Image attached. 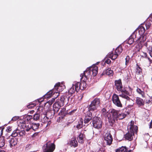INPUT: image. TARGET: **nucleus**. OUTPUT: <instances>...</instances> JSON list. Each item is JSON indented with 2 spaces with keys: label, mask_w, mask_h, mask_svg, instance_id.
I'll return each mask as SVG.
<instances>
[{
  "label": "nucleus",
  "mask_w": 152,
  "mask_h": 152,
  "mask_svg": "<svg viewBox=\"0 0 152 152\" xmlns=\"http://www.w3.org/2000/svg\"><path fill=\"white\" fill-rule=\"evenodd\" d=\"M98 72V67L94 65L88 68L83 73L80 75V76H82V78L84 76L86 78L92 76H95L97 75Z\"/></svg>",
  "instance_id": "1"
},
{
  "label": "nucleus",
  "mask_w": 152,
  "mask_h": 152,
  "mask_svg": "<svg viewBox=\"0 0 152 152\" xmlns=\"http://www.w3.org/2000/svg\"><path fill=\"white\" fill-rule=\"evenodd\" d=\"M65 88V85L63 83H57L54 86V88L50 91L45 95H59L61 94L60 92L62 91Z\"/></svg>",
  "instance_id": "2"
},
{
  "label": "nucleus",
  "mask_w": 152,
  "mask_h": 152,
  "mask_svg": "<svg viewBox=\"0 0 152 152\" xmlns=\"http://www.w3.org/2000/svg\"><path fill=\"white\" fill-rule=\"evenodd\" d=\"M126 114L124 113H120L119 111L114 110L112 111L113 118L110 119L108 117V118L109 122L113 123L115 122V120L123 119L126 116Z\"/></svg>",
  "instance_id": "3"
},
{
  "label": "nucleus",
  "mask_w": 152,
  "mask_h": 152,
  "mask_svg": "<svg viewBox=\"0 0 152 152\" xmlns=\"http://www.w3.org/2000/svg\"><path fill=\"white\" fill-rule=\"evenodd\" d=\"M25 122V121H22L21 122L22 124L21 127L27 132L31 131L32 130L35 131L39 128V123H34L31 125L29 123H26Z\"/></svg>",
  "instance_id": "4"
},
{
  "label": "nucleus",
  "mask_w": 152,
  "mask_h": 152,
  "mask_svg": "<svg viewBox=\"0 0 152 152\" xmlns=\"http://www.w3.org/2000/svg\"><path fill=\"white\" fill-rule=\"evenodd\" d=\"M122 47L119 46L115 49L114 54H113L112 52H110L109 53L107 56L112 59L114 60L122 52Z\"/></svg>",
  "instance_id": "5"
},
{
  "label": "nucleus",
  "mask_w": 152,
  "mask_h": 152,
  "mask_svg": "<svg viewBox=\"0 0 152 152\" xmlns=\"http://www.w3.org/2000/svg\"><path fill=\"white\" fill-rule=\"evenodd\" d=\"M100 103L99 99L98 98L94 99L91 102L88 107L89 111H93L96 110L99 106Z\"/></svg>",
  "instance_id": "6"
},
{
  "label": "nucleus",
  "mask_w": 152,
  "mask_h": 152,
  "mask_svg": "<svg viewBox=\"0 0 152 152\" xmlns=\"http://www.w3.org/2000/svg\"><path fill=\"white\" fill-rule=\"evenodd\" d=\"M46 145L44 149L43 152H53L55 149V145L53 143L48 141L45 145Z\"/></svg>",
  "instance_id": "7"
},
{
  "label": "nucleus",
  "mask_w": 152,
  "mask_h": 152,
  "mask_svg": "<svg viewBox=\"0 0 152 152\" xmlns=\"http://www.w3.org/2000/svg\"><path fill=\"white\" fill-rule=\"evenodd\" d=\"M92 124L94 127L97 129L100 128L102 126L100 118L97 117L93 118L92 120Z\"/></svg>",
  "instance_id": "8"
},
{
  "label": "nucleus",
  "mask_w": 152,
  "mask_h": 152,
  "mask_svg": "<svg viewBox=\"0 0 152 152\" xmlns=\"http://www.w3.org/2000/svg\"><path fill=\"white\" fill-rule=\"evenodd\" d=\"M104 140L107 145H111L113 141V138L109 132L105 134L104 136Z\"/></svg>",
  "instance_id": "9"
},
{
  "label": "nucleus",
  "mask_w": 152,
  "mask_h": 152,
  "mask_svg": "<svg viewBox=\"0 0 152 152\" xmlns=\"http://www.w3.org/2000/svg\"><path fill=\"white\" fill-rule=\"evenodd\" d=\"M67 144L71 147H75L77 146L78 143L76 140V137H73L72 138L68 141Z\"/></svg>",
  "instance_id": "10"
},
{
  "label": "nucleus",
  "mask_w": 152,
  "mask_h": 152,
  "mask_svg": "<svg viewBox=\"0 0 152 152\" xmlns=\"http://www.w3.org/2000/svg\"><path fill=\"white\" fill-rule=\"evenodd\" d=\"M112 100L113 103L118 107H122V105L118 96H113Z\"/></svg>",
  "instance_id": "11"
},
{
  "label": "nucleus",
  "mask_w": 152,
  "mask_h": 152,
  "mask_svg": "<svg viewBox=\"0 0 152 152\" xmlns=\"http://www.w3.org/2000/svg\"><path fill=\"white\" fill-rule=\"evenodd\" d=\"M134 121H131L130 125L128 126V129H130V132L134 134V133L136 132L137 130V126L133 125Z\"/></svg>",
  "instance_id": "12"
},
{
  "label": "nucleus",
  "mask_w": 152,
  "mask_h": 152,
  "mask_svg": "<svg viewBox=\"0 0 152 152\" xmlns=\"http://www.w3.org/2000/svg\"><path fill=\"white\" fill-rule=\"evenodd\" d=\"M91 111H89L86 113L85 114V117L84 120V123L86 124L89 122L92 119V113L91 112Z\"/></svg>",
  "instance_id": "13"
},
{
  "label": "nucleus",
  "mask_w": 152,
  "mask_h": 152,
  "mask_svg": "<svg viewBox=\"0 0 152 152\" xmlns=\"http://www.w3.org/2000/svg\"><path fill=\"white\" fill-rule=\"evenodd\" d=\"M150 56L152 57V40L148 41L145 44Z\"/></svg>",
  "instance_id": "14"
},
{
  "label": "nucleus",
  "mask_w": 152,
  "mask_h": 152,
  "mask_svg": "<svg viewBox=\"0 0 152 152\" xmlns=\"http://www.w3.org/2000/svg\"><path fill=\"white\" fill-rule=\"evenodd\" d=\"M10 147L12 148L13 147L17 145L18 142V139L17 138H12L9 140Z\"/></svg>",
  "instance_id": "15"
},
{
  "label": "nucleus",
  "mask_w": 152,
  "mask_h": 152,
  "mask_svg": "<svg viewBox=\"0 0 152 152\" xmlns=\"http://www.w3.org/2000/svg\"><path fill=\"white\" fill-rule=\"evenodd\" d=\"M136 36L137 33H136V32L133 33L128 39L127 43L129 45L132 44L134 42V38L136 37Z\"/></svg>",
  "instance_id": "16"
},
{
  "label": "nucleus",
  "mask_w": 152,
  "mask_h": 152,
  "mask_svg": "<svg viewBox=\"0 0 152 152\" xmlns=\"http://www.w3.org/2000/svg\"><path fill=\"white\" fill-rule=\"evenodd\" d=\"M115 88L118 91H121L122 88V85L121 80H116L115 81Z\"/></svg>",
  "instance_id": "17"
},
{
  "label": "nucleus",
  "mask_w": 152,
  "mask_h": 152,
  "mask_svg": "<svg viewBox=\"0 0 152 152\" xmlns=\"http://www.w3.org/2000/svg\"><path fill=\"white\" fill-rule=\"evenodd\" d=\"M32 116L31 115H26L23 117V118L24 119V120H21L20 121V124L19 125L21 127V124H22L21 122L22 121H25L26 122L25 123H28V121H30L32 119Z\"/></svg>",
  "instance_id": "18"
},
{
  "label": "nucleus",
  "mask_w": 152,
  "mask_h": 152,
  "mask_svg": "<svg viewBox=\"0 0 152 152\" xmlns=\"http://www.w3.org/2000/svg\"><path fill=\"white\" fill-rule=\"evenodd\" d=\"M146 37L145 35H140L139 38L137 40V42L141 45L146 40Z\"/></svg>",
  "instance_id": "19"
},
{
  "label": "nucleus",
  "mask_w": 152,
  "mask_h": 152,
  "mask_svg": "<svg viewBox=\"0 0 152 152\" xmlns=\"http://www.w3.org/2000/svg\"><path fill=\"white\" fill-rule=\"evenodd\" d=\"M85 135L83 133H81L79 135L77 139L79 143H83L84 141Z\"/></svg>",
  "instance_id": "20"
},
{
  "label": "nucleus",
  "mask_w": 152,
  "mask_h": 152,
  "mask_svg": "<svg viewBox=\"0 0 152 152\" xmlns=\"http://www.w3.org/2000/svg\"><path fill=\"white\" fill-rule=\"evenodd\" d=\"M53 109L54 112H57L61 107L60 104L58 102H55L53 105Z\"/></svg>",
  "instance_id": "21"
},
{
  "label": "nucleus",
  "mask_w": 152,
  "mask_h": 152,
  "mask_svg": "<svg viewBox=\"0 0 152 152\" xmlns=\"http://www.w3.org/2000/svg\"><path fill=\"white\" fill-rule=\"evenodd\" d=\"M80 82H74L72 85V87L75 88L77 91L78 90L80 89Z\"/></svg>",
  "instance_id": "22"
},
{
  "label": "nucleus",
  "mask_w": 152,
  "mask_h": 152,
  "mask_svg": "<svg viewBox=\"0 0 152 152\" xmlns=\"http://www.w3.org/2000/svg\"><path fill=\"white\" fill-rule=\"evenodd\" d=\"M103 73L104 74H106L109 76H112L113 74V72L110 68H108L104 71Z\"/></svg>",
  "instance_id": "23"
},
{
  "label": "nucleus",
  "mask_w": 152,
  "mask_h": 152,
  "mask_svg": "<svg viewBox=\"0 0 152 152\" xmlns=\"http://www.w3.org/2000/svg\"><path fill=\"white\" fill-rule=\"evenodd\" d=\"M127 149L126 146H122L121 147L117 149L115 152H127Z\"/></svg>",
  "instance_id": "24"
},
{
  "label": "nucleus",
  "mask_w": 152,
  "mask_h": 152,
  "mask_svg": "<svg viewBox=\"0 0 152 152\" xmlns=\"http://www.w3.org/2000/svg\"><path fill=\"white\" fill-rule=\"evenodd\" d=\"M132 133V132L131 133L129 132L127 133L125 135V138L129 141H131L133 139Z\"/></svg>",
  "instance_id": "25"
},
{
  "label": "nucleus",
  "mask_w": 152,
  "mask_h": 152,
  "mask_svg": "<svg viewBox=\"0 0 152 152\" xmlns=\"http://www.w3.org/2000/svg\"><path fill=\"white\" fill-rule=\"evenodd\" d=\"M138 34L140 35H143L145 32V28L143 26H140L138 29Z\"/></svg>",
  "instance_id": "26"
},
{
  "label": "nucleus",
  "mask_w": 152,
  "mask_h": 152,
  "mask_svg": "<svg viewBox=\"0 0 152 152\" xmlns=\"http://www.w3.org/2000/svg\"><path fill=\"white\" fill-rule=\"evenodd\" d=\"M136 103L139 106L143 105L144 104L143 100L142 99L139 97L137 98Z\"/></svg>",
  "instance_id": "27"
},
{
  "label": "nucleus",
  "mask_w": 152,
  "mask_h": 152,
  "mask_svg": "<svg viewBox=\"0 0 152 152\" xmlns=\"http://www.w3.org/2000/svg\"><path fill=\"white\" fill-rule=\"evenodd\" d=\"M80 89L81 90L85 89L86 87V83L85 81H81L80 83Z\"/></svg>",
  "instance_id": "28"
},
{
  "label": "nucleus",
  "mask_w": 152,
  "mask_h": 152,
  "mask_svg": "<svg viewBox=\"0 0 152 152\" xmlns=\"http://www.w3.org/2000/svg\"><path fill=\"white\" fill-rule=\"evenodd\" d=\"M83 122L82 118H80L78 124L76 126V128L78 129H80L83 126Z\"/></svg>",
  "instance_id": "29"
},
{
  "label": "nucleus",
  "mask_w": 152,
  "mask_h": 152,
  "mask_svg": "<svg viewBox=\"0 0 152 152\" xmlns=\"http://www.w3.org/2000/svg\"><path fill=\"white\" fill-rule=\"evenodd\" d=\"M5 144V140L3 137L0 138V148L3 147Z\"/></svg>",
  "instance_id": "30"
},
{
  "label": "nucleus",
  "mask_w": 152,
  "mask_h": 152,
  "mask_svg": "<svg viewBox=\"0 0 152 152\" xmlns=\"http://www.w3.org/2000/svg\"><path fill=\"white\" fill-rule=\"evenodd\" d=\"M19 130L18 129L14 131L11 135V136L15 137L18 136L19 132Z\"/></svg>",
  "instance_id": "31"
},
{
  "label": "nucleus",
  "mask_w": 152,
  "mask_h": 152,
  "mask_svg": "<svg viewBox=\"0 0 152 152\" xmlns=\"http://www.w3.org/2000/svg\"><path fill=\"white\" fill-rule=\"evenodd\" d=\"M76 91V90L72 86L69 90L68 94H73Z\"/></svg>",
  "instance_id": "32"
},
{
  "label": "nucleus",
  "mask_w": 152,
  "mask_h": 152,
  "mask_svg": "<svg viewBox=\"0 0 152 152\" xmlns=\"http://www.w3.org/2000/svg\"><path fill=\"white\" fill-rule=\"evenodd\" d=\"M40 117L38 113L35 114L33 117V119L35 121H37L39 119Z\"/></svg>",
  "instance_id": "33"
},
{
  "label": "nucleus",
  "mask_w": 152,
  "mask_h": 152,
  "mask_svg": "<svg viewBox=\"0 0 152 152\" xmlns=\"http://www.w3.org/2000/svg\"><path fill=\"white\" fill-rule=\"evenodd\" d=\"M36 106V104L34 103H31L27 106L28 108H32Z\"/></svg>",
  "instance_id": "34"
},
{
  "label": "nucleus",
  "mask_w": 152,
  "mask_h": 152,
  "mask_svg": "<svg viewBox=\"0 0 152 152\" xmlns=\"http://www.w3.org/2000/svg\"><path fill=\"white\" fill-rule=\"evenodd\" d=\"M102 113L104 115L106 116L107 115V112L106 109L104 108H103L101 110Z\"/></svg>",
  "instance_id": "35"
},
{
  "label": "nucleus",
  "mask_w": 152,
  "mask_h": 152,
  "mask_svg": "<svg viewBox=\"0 0 152 152\" xmlns=\"http://www.w3.org/2000/svg\"><path fill=\"white\" fill-rule=\"evenodd\" d=\"M18 133H19L20 136H23L25 135L26 133L25 130H21L20 132L19 131Z\"/></svg>",
  "instance_id": "36"
},
{
  "label": "nucleus",
  "mask_w": 152,
  "mask_h": 152,
  "mask_svg": "<svg viewBox=\"0 0 152 152\" xmlns=\"http://www.w3.org/2000/svg\"><path fill=\"white\" fill-rule=\"evenodd\" d=\"M12 130V127L9 126L7 127L6 129V131L8 132H10Z\"/></svg>",
  "instance_id": "37"
},
{
  "label": "nucleus",
  "mask_w": 152,
  "mask_h": 152,
  "mask_svg": "<svg viewBox=\"0 0 152 152\" xmlns=\"http://www.w3.org/2000/svg\"><path fill=\"white\" fill-rule=\"evenodd\" d=\"M137 92L139 94L143 95L144 94L143 92L140 89L137 88Z\"/></svg>",
  "instance_id": "38"
},
{
  "label": "nucleus",
  "mask_w": 152,
  "mask_h": 152,
  "mask_svg": "<svg viewBox=\"0 0 152 152\" xmlns=\"http://www.w3.org/2000/svg\"><path fill=\"white\" fill-rule=\"evenodd\" d=\"M76 110V109L74 110H72L71 111L69 112V113H68V114L70 115H73L75 113Z\"/></svg>",
  "instance_id": "39"
},
{
  "label": "nucleus",
  "mask_w": 152,
  "mask_h": 152,
  "mask_svg": "<svg viewBox=\"0 0 152 152\" xmlns=\"http://www.w3.org/2000/svg\"><path fill=\"white\" fill-rule=\"evenodd\" d=\"M19 117L18 116H15L13 117L11 119V121H15L19 118Z\"/></svg>",
  "instance_id": "40"
},
{
  "label": "nucleus",
  "mask_w": 152,
  "mask_h": 152,
  "mask_svg": "<svg viewBox=\"0 0 152 152\" xmlns=\"http://www.w3.org/2000/svg\"><path fill=\"white\" fill-rule=\"evenodd\" d=\"M147 29H148L151 26V24L149 23H147L145 25Z\"/></svg>",
  "instance_id": "41"
},
{
  "label": "nucleus",
  "mask_w": 152,
  "mask_h": 152,
  "mask_svg": "<svg viewBox=\"0 0 152 152\" xmlns=\"http://www.w3.org/2000/svg\"><path fill=\"white\" fill-rule=\"evenodd\" d=\"M123 98L126 99L127 100H129L130 99V98L128 96H120Z\"/></svg>",
  "instance_id": "42"
},
{
  "label": "nucleus",
  "mask_w": 152,
  "mask_h": 152,
  "mask_svg": "<svg viewBox=\"0 0 152 152\" xmlns=\"http://www.w3.org/2000/svg\"><path fill=\"white\" fill-rule=\"evenodd\" d=\"M65 110V108H63L62 110H61L60 112L59 113V114L60 115H64V112Z\"/></svg>",
  "instance_id": "43"
},
{
  "label": "nucleus",
  "mask_w": 152,
  "mask_h": 152,
  "mask_svg": "<svg viewBox=\"0 0 152 152\" xmlns=\"http://www.w3.org/2000/svg\"><path fill=\"white\" fill-rule=\"evenodd\" d=\"M126 60V64L127 65V64L128 63L129 60V57L128 56H127L125 58Z\"/></svg>",
  "instance_id": "44"
},
{
  "label": "nucleus",
  "mask_w": 152,
  "mask_h": 152,
  "mask_svg": "<svg viewBox=\"0 0 152 152\" xmlns=\"http://www.w3.org/2000/svg\"><path fill=\"white\" fill-rule=\"evenodd\" d=\"M111 62V61L110 59H107L105 60V63L108 64L110 63Z\"/></svg>",
  "instance_id": "45"
},
{
  "label": "nucleus",
  "mask_w": 152,
  "mask_h": 152,
  "mask_svg": "<svg viewBox=\"0 0 152 152\" xmlns=\"http://www.w3.org/2000/svg\"><path fill=\"white\" fill-rule=\"evenodd\" d=\"M137 72H138V73H140L141 71V69L139 67H137Z\"/></svg>",
  "instance_id": "46"
},
{
  "label": "nucleus",
  "mask_w": 152,
  "mask_h": 152,
  "mask_svg": "<svg viewBox=\"0 0 152 152\" xmlns=\"http://www.w3.org/2000/svg\"><path fill=\"white\" fill-rule=\"evenodd\" d=\"M31 147V145H27L26 146V149L28 150L30 149Z\"/></svg>",
  "instance_id": "47"
},
{
  "label": "nucleus",
  "mask_w": 152,
  "mask_h": 152,
  "mask_svg": "<svg viewBox=\"0 0 152 152\" xmlns=\"http://www.w3.org/2000/svg\"><path fill=\"white\" fill-rule=\"evenodd\" d=\"M58 96H57L55 98H52L51 100H50L49 101V102L50 101V102H51V103L53 102L54 101L55 99L56 98H57Z\"/></svg>",
  "instance_id": "48"
},
{
  "label": "nucleus",
  "mask_w": 152,
  "mask_h": 152,
  "mask_svg": "<svg viewBox=\"0 0 152 152\" xmlns=\"http://www.w3.org/2000/svg\"><path fill=\"white\" fill-rule=\"evenodd\" d=\"M143 54L142 55V56L145 57H146L147 56V55L146 53L143 52Z\"/></svg>",
  "instance_id": "49"
},
{
  "label": "nucleus",
  "mask_w": 152,
  "mask_h": 152,
  "mask_svg": "<svg viewBox=\"0 0 152 152\" xmlns=\"http://www.w3.org/2000/svg\"><path fill=\"white\" fill-rule=\"evenodd\" d=\"M44 110L43 109V107H39L38 109V110H39V113H40V110Z\"/></svg>",
  "instance_id": "50"
},
{
  "label": "nucleus",
  "mask_w": 152,
  "mask_h": 152,
  "mask_svg": "<svg viewBox=\"0 0 152 152\" xmlns=\"http://www.w3.org/2000/svg\"><path fill=\"white\" fill-rule=\"evenodd\" d=\"M149 128H152V121H151L149 125Z\"/></svg>",
  "instance_id": "51"
},
{
  "label": "nucleus",
  "mask_w": 152,
  "mask_h": 152,
  "mask_svg": "<svg viewBox=\"0 0 152 152\" xmlns=\"http://www.w3.org/2000/svg\"><path fill=\"white\" fill-rule=\"evenodd\" d=\"M51 123V122L50 121H49L48 123V124H47V126L48 125H50Z\"/></svg>",
  "instance_id": "52"
},
{
  "label": "nucleus",
  "mask_w": 152,
  "mask_h": 152,
  "mask_svg": "<svg viewBox=\"0 0 152 152\" xmlns=\"http://www.w3.org/2000/svg\"><path fill=\"white\" fill-rule=\"evenodd\" d=\"M50 112H48L47 113V116H49L50 115Z\"/></svg>",
  "instance_id": "53"
},
{
  "label": "nucleus",
  "mask_w": 152,
  "mask_h": 152,
  "mask_svg": "<svg viewBox=\"0 0 152 152\" xmlns=\"http://www.w3.org/2000/svg\"><path fill=\"white\" fill-rule=\"evenodd\" d=\"M34 112V110H32V111H31L30 112V113L31 114H32L33 113V112Z\"/></svg>",
  "instance_id": "54"
},
{
  "label": "nucleus",
  "mask_w": 152,
  "mask_h": 152,
  "mask_svg": "<svg viewBox=\"0 0 152 152\" xmlns=\"http://www.w3.org/2000/svg\"><path fill=\"white\" fill-rule=\"evenodd\" d=\"M123 92L126 94H127V92L126 91H123Z\"/></svg>",
  "instance_id": "55"
},
{
  "label": "nucleus",
  "mask_w": 152,
  "mask_h": 152,
  "mask_svg": "<svg viewBox=\"0 0 152 152\" xmlns=\"http://www.w3.org/2000/svg\"><path fill=\"white\" fill-rule=\"evenodd\" d=\"M54 116V114H53L50 117V118H51L52 117H53Z\"/></svg>",
  "instance_id": "56"
},
{
  "label": "nucleus",
  "mask_w": 152,
  "mask_h": 152,
  "mask_svg": "<svg viewBox=\"0 0 152 152\" xmlns=\"http://www.w3.org/2000/svg\"><path fill=\"white\" fill-rule=\"evenodd\" d=\"M41 99H42V100H41V101H43L44 100V98H42Z\"/></svg>",
  "instance_id": "57"
},
{
  "label": "nucleus",
  "mask_w": 152,
  "mask_h": 152,
  "mask_svg": "<svg viewBox=\"0 0 152 152\" xmlns=\"http://www.w3.org/2000/svg\"><path fill=\"white\" fill-rule=\"evenodd\" d=\"M47 117H45L44 118V119H47Z\"/></svg>",
  "instance_id": "58"
},
{
  "label": "nucleus",
  "mask_w": 152,
  "mask_h": 152,
  "mask_svg": "<svg viewBox=\"0 0 152 152\" xmlns=\"http://www.w3.org/2000/svg\"><path fill=\"white\" fill-rule=\"evenodd\" d=\"M35 134H34L33 135H32V137H34V136H35Z\"/></svg>",
  "instance_id": "59"
},
{
  "label": "nucleus",
  "mask_w": 152,
  "mask_h": 152,
  "mask_svg": "<svg viewBox=\"0 0 152 152\" xmlns=\"http://www.w3.org/2000/svg\"><path fill=\"white\" fill-rule=\"evenodd\" d=\"M113 95H116L115 94H114Z\"/></svg>",
  "instance_id": "60"
},
{
  "label": "nucleus",
  "mask_w": 152,
  "mask_h": 152,
  "mask_svg": "<svg viewBox=\"0 0 152 152\" xmlns=\"http://www.w3.org/2000/svg\"><path fill=\"white\" fill-rule=\"evenodd\" d=\"M151 121H152V120H151Z\"/></svg>",
  "instance_id": "61"
}]
</instances>
